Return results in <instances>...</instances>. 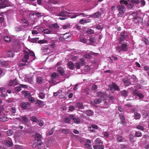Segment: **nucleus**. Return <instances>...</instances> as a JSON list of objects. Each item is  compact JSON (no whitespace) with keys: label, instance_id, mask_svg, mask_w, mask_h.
Returning a JSON list of instances; mask_svg holds the SVG:
<instances>
[{"label":"nucleus","instance_id":"774afa93","mask_svg":"<svg viewBox=\"0 0 149 149\" xmlns=\"http://www.w3.org/2000/svg\"><path fill=\"white\" fill-rule=\"evenodd\" d=\"M127 6L129 8H132L134 6V5L133 4L128 3Z\"/></svg>","mask_w":149,"mask_h":149},{"label":"nucleus","instance_id":"4be33fe9","mask_svg":"<svg viewBox=\"0 0 149 149\" xmlns=\"http://www.w3.org/2000/svg\"><path fill=\"white\" fill-rule=\"evenodd\" d=\"M79 63L81 66L84 65L85 64V61L83 58H81L80 59Z\"/></svg>","mask_w":149,"mask_h":149},{"label":"nucleus","instance_id":"a211bd4d","mask_svg":"<svg viewBox=\"0 0 149 149\" xmlns=\"http://www.w3.org/2000/svg\"><path fill=\"white\" fill-rule=\"evenodd\" d=\"M93 113L94 112L93 111L90 110H88L86 111L87 115L90 116H92L93 114Z\"/></svg>","mask_w":149,"mask_h":149},{"label":"nucleus","instance_id":"79ce46f5","mask_svg":"<svg viewBox=\"0 0 149 149\" xmlns=\"http://www.w3.org/2000/svg\"><path fill=\"white\" fill-rule=\"evenodd\" d=\"M37 81L38 83L39 84H41L42 83V78L41 77H38L37 79Z\"/></svg>","mask_w":149,"mask_h":149},{"label":"nucleus","instance_id":"72a5a7b5","mask_svg":"<svg viewBox=\"0 0 149 149\" xmlns=\"http://www.w3.org/2000/svg\"><path fill=\"white\" fill-rule=\"evenodd\" d=\"M104 93L101 92H99L97 93V96L98 97H101V98H104Z\"/></svg>","mask_w":149,"mask_h":149},{"label":"nucleus","instance_id":"39448f33","mask_svg":"<svg viewBox=\"0 0 149 149\" xmlns=\"http://www.w3.org/2000/svg\"><path fill=\"white\" fill-rule=\"evenodd\" d=\"M9 93V90L8 89L6 90V89H5L3 87H1L0 88V92L1 93V96L2 97H5L7 96L6 92Z\"/></svg>","mask_w":149,"mask_h":149},{"label":"nucleus","instance_id":"1a4fd4ad","mask_svg":"<svg viewBox=\"0 0 149 149\" xmlns=\"http://www.w3.org/2000/svg\"><path fill=\"white\" fill-rule=\"evenodd\" d=\"M31 103L29 102H23L21 103V105L22 108L24 109H26L28 106H30Z\"/></svg>","mask_w":149,"mask_h":149},{"label":"nucleus","instance_id":"4468645a","mask_svg":"<svg viewBox=\"0 0 149 149\" xmlns=\"http://www.w3.org/2000/svg\"><path fill=\"white\" fill-rule=\"evenodd\" d=\"M70 129L63 128L61 129V131L62 133L64 134H67L69 133Z\"/></svg>","mask_w":149,"mask_h":149},{"label":"nucleus","instance_id":"bf43d9fd","mask_svg":"<svg viewBox=\"0 0 149 149\" xmlns=\"http://www.w3.org/2000/svg\"><path fill=\"white\" fill-rule=\"evenodd\" d=\"M37 143L39 145H41L42 144V141L40 139H36Z\"/></svg>","mask_w":149,"mask_h":149},{"label":"nucleus","instance_id":"680f3d73","mask_svg":"<svg viewBox=\"0 0 149 149\" xmlns=\"http://www.w3.org/2000/svg\"><path fill=\"white\" fill-rule=\"evenodd\" d=\"M38 124L41 126H42L44 125V122L42 120H40L38 121Z\"/></svg>","mask_w":149,"mask_h":149},{"label":"nucleus","instance_id":"37998d69","mask_svg":"<svg viewBox=\"0 0 149 149\" xmlns=\"http://www.w3.org/2000/svg\"><path fill=\"white\" fill-rule=\"evenodd\" d=\"M29 101L31 102H33L35 101V98L30 96L28 98Z\"/></svg>","mask_w":149,"mask_h":149},{"label":"nucleus","instance_id":"bb28decb","mask_svg":"<svg viewBox=\"0 0 149 149\" xmlns=\"http://www.w3.org/2000/svg\"><path fill=\"white\" fill-rule=\"evenodd\" d=\"M2 2L1 3H0V8H4L6 7V4L4 3L3 2L5 0H0Z\"/></svg>","mask_w":149,"mask_h":149},{"label":"nucleus","instance_id":"e2e57ef3","mask_svg":"<svg viewBox=\"0 0 149 149\" xmlns=\"http://www.w3.org/2000/svg\"><path fill=\"white\" fill-rule=\"evenodd\" d=\"M120 3L121 4H125L127 6L128 4V2L127 1H124V0H121L120 1Z\"/></svg>","mask_w":149,"mask_h":149},{"label":"nucleus","instance_id":"0e129e2a","mask_svg":"<svg viewBox=\"0 0 149 149\" xmlns=\"http://www.w3.org/2000/svg\"><path fill=\"white\" fill-rule=\"evenodd\" d=\"M76 67L77 69H79L80 68L81 65L80 63H75Z\"/></svg>","mask_w":149,"mask_h":149},{"label":"nucleus","instance_id":"3c124183","mask_svg":"<svg viewBox=\"0 0 149 149\" xmlns=\"http://www.w3.org/2000/svg\"><path fill=\"white\" fill-rule=\"evenodd\" d=\"M94 15L95 16V17H99L100 16L101 14L100 12H98L95 13Z\"/></svg>","mask_w":149,"mask_h":149},{"label":"nucleus","instance_id":"052dcab7","mask_svg":"<svg viewBox=\"0 0 149 149\" xmlns=\"http://www.w3.org/2000/svg\"><path fill=\"white\" fill-rule=\"evenodd\" d=\"M64 121L65 123H69L70 120L68 117H67L65 118Z\"/></svg>","mask_w":149,"mask_h":149},{"label":"nucleus","instance_id":"49530a36","mask_svg":"<svg viewBox=\"0 0 149 149\" xmlns=\"http://www.w3.org/2000/svg\"><path fill=\"white\" fill-rule=\"evenodd\" d=\"M119 117L120 120H125V118L124 117L123 114L122 113L119 114Z\"/></svg>","mask_w":149,"mask_h":149},{"label":"nucleus","instance_id":"6e6552de","mask_svg":"<svg viewBox=\"0 0 149 149\" xmlns=\"http://www.w3.org/2000/svg\"><path fill=\"white\" fill-rule=\"evenodd\" d=\"M68 66L69 68L71 70H74L75 69V65L72 62L70 61L67 63Z\"/></svg>","mask_w":149,"mask_h":149},{"label":"nucleus","instance_id":"20e7f679","mask_svg":"<svg viewBox=\"0 0 149 149\" xmlns=\"http://www.w3.org/2000/svg\"><path fill=\"white\" fill-rule=\"evenodd\" d=\"M129 37V36L127 34L125 33V31H124L122 32L121 35L119 37V40L120 42L124 40L126 38H127Z\"/></svg>","mask_w":149,"mask_h":149},{"label":"nucleus","instance_id":"603ef678","mask_svg":"<svg viewBox=\"0 0 149 149\" xmlns=\"http://www.w3.org/2000/svg\"><path fill=\"white\" fill-rule=\"evenodd\" d=\"M39 39V38H33L31 39V42H37V41H38V40Z\"/></svg>","mask_w":149,"mask_h":149},{"label":"nucleus","instance_id":"ea45409f","mask_svg":"<svg viewBox=\"0 0 149 149\" xmlns=\"http://www.w3.org/2000/svg\"><path fill=\"white\" fill-rule=\"evenodd\" d=\"M15 30L17 32L20 31L22 30V27L20 26L15 27Z\"/></svg>","mask_w":149,"mask_h":149},{"label":"nucleus","instance_id":"f257e3e1","mask_svg":"<svg viewBox=\"0 0 149 149\" xmlns=\"http://www.w3.org/2000/svg\"><path fill=\"white\" fill-rule=\"evenodd\" d=\"M116 50L117 52L120 53L121 52H126L128 50L127 44L124 42L120 46H118L116 47Z\"/></svg>","mask_w":149,"mask_h":149},{"label":"nucleus","instance_id":"4d7b16f0","mask_svg":"<svg viewBox=\"0 0 149 149\" xmlns=\"http://www.w3.org/2000/svg\"><path fill=\"white\" fill-rule=\"evenodd\" d=\"M75 109V108L72 105H70L69 107V110L70 111H73Z\"/></svg>","mask_w":149,"mask_h":149},{"label":"nucleus","instance_id":"a19ab883","mask_svg":"<svg viewBox=\"0 0 149 149\" xmlns=\"http://www.w3.org/2000/svg\"><path fill=\"white\" fill-rule=\"evenodd\" d=\"M52 26L53 28L56 29H58L59 27L58 24L56 23L52 24Z\"/></svg>","mask_w":149,"mask_h":149},{"label":"nucleus","instance_id":"aec40b11","mask_svg":"<svg viewBox=\"0 0 149 149\" xmlns=\"http://www.w3.org/2000/svg\"><path fill=\"white\" fill-rule=\"evenodd\" d=\"M102 100L100 98H96L94 101V102L95 104H98L101 102Z\"/></svg>","mask_w":149,"mask_h":149},{"label":"nucleus","instance_id":"7c9ffc66","mask_svg":"<svg viewBox=\"0 0 149 149\" xmlns=\"http://www.w3.org/2000/svg\"><path fill=\"white\" fill-rule=\"evenodd\" d=\"M35 136V138H38V139H41L42 138V136L41 134L38 133H36L34 135Z\"/></svg>","mask_w":149,"mask_h":149},{"label":"nucleus","instance_id":"0eeeda50","mask_svg":"<svg viewBox=\"0 0 149 149\" xmlns=\"http://www.w3.org/2000/svg\"><path fill=\"white\" fill-rule=\"evenodd\" d=\"M57 71L60 75L62 76L64 75L65 71L63 67H58L57 69Z\"/></svg>","mask_w":149,"mask_h":149},{"label":"nucleus","instance_id":"69168bd1","mask_svg":"<svg viewBox=\"0 0 149 149\" xmlns=\"http://www.w3.org/2000/svg\"><path fill=\"white\" fill-rule=\"evenodd\" d=\"M84 57L86 58L89 59L91 57V56L89 54H86L84 55Z\"/></svg>","mask_w":149,"mask_h":149},{"label":"nucleus","instance_id":"7ed1b4c3","mask_svg":"<svg viewBox=\"0 0 149 149\" xmlns=\"http://www.w3.org/2000/svg\"><path fill=\"white\" fill-rule=\"evenodd\" d=\"M69 15V13L65 11H61L58 13V15L63 17H60L59 18V19L61 20H64L66 19L65 17Z\"/></svg>","mask_w":149,"mask_h":149},{"label":"nucleus","instance_id":"f8f14e48","mask_svg":"<svg viewBox=\"0 0 149 149\" xmlns=\"http://www.w3.org/2000/svg\"><path fill=\"white\" fill-rule=\"evenodd\" d=\"M127 1L129 2H131L137 5L140 3V1L139 0H127Z\"/></svg>","mask_w":149,"mask_h":149},{"label":"nucleus","instance_id":"b1692460","mask_svg":"<svg viewBox=\"0 0 149 149\" xmlns=\"http://www.w3.org/2000/svg\"><path fill=\"white\" fill-rule=\"evenodd\" d=\"M24 97L26 98H29L31 95V93L27 91H24Z\"/></svg>","mask_w":149,"mask_h":149},{"label":"nucleus","instance_id":"864d4df0","mask_svg":"<svg viewBox=\"0 0 149 149\" xmlns=\"http://www.w3.org/2000/svg\"><path fill=\"white\" fill-rule=\"evenodd\" d=\"M4 41L6 42H9V37L8 36H6L4 38Z\"/></svg>","mask_w":149,"mask_h":149},{"label":"nucleus","instance_id":"e433bc0d","mask_svg":"<svg viewBox=\"0 0 149 149\" xmlns=\"http://www.w3.org/2000/svg\"><path fill=\"white\" fill-rule=\"evenodd\" d=\"M38 43L39 44H44L47 43V41L46 40L43 39L42 40H40L38 41Z\"/></svg>","mask_w":149,"mask_h":149},{"label":"nucleus","instance_id":"f704fd0d","mask_svg":"<svg viewBox=\"0 0 149 149\" xmlns=\"http://www.w3.org/2000/svg\"><path fill=\"white\" fill-rule=\"evenodd\" d=\"M43 32L45 34H49L51 33L52 31L48 29H43L42 30Z\"/></svg>","mask_w":149,"mask_h":149},{"label":"nucleus","instance_id":"c85d7f7f","mask_svg":"<svg viewBox=\"0 0 149 149\" xmlns=\"http://www.w3.org/2000/svg\"><path fill=\"white\" fill-rule=\"evenodd\" d=\"M112 86L113 88L114 89L118 91L120 90L119 88L113 83H112Z\"/></svg>","mask_w":149,"mask_h":149},{"label":"nucleus","instance_id":"5701e85b","mask_svg":"<svg viewBox=\"0 0 149 149\" xmlns=\"http://www.w3.org/2000/svg\"><path fill=\"white\" fill-rule=\"evenodd\" d=\"M21 119L25 122L27 123L29 121V119L27 117L25 116H22L21 117Z\"/></svg>","mask_w":149,"mask_h":149},{"label":"nucleus","instance_id":"393cba45","mask_svg":"<svg viewBox=\"0 0 149 149\" xmlns=\"http://www.w3.org/2000/svg\"><path fill=\"white\" fill-rule=\"evenodd\" d=\"M89 40L91 43H93L95 41L96 39L94 36H92L90 38Z\"/></svg>","mask_w":149,"mask_h":149},{"label":"nucleus","instance_id":"6ab92c4d","mask_svg":"<svg viewBox=\"0 0 149 149\" xmlns=\"http://www.w3.org/2000/svg\"><path fill=\"white\" fill-rule=\"evenodd\" d=\"M127 91L125 90L122 91H121V95L124 97L127 96Z\"/></svg>","mask_w":149,"mask_h":149},{"label":"nucleus","instance_id":"473e14b6","mask_svg":"<svg viewBox=\"0 0 149 149\" xmlns=\"http://www.w3.org/2000/svg\"><path fill=\"white\" fill-rule=\"evenodd\" d=\"M31 120L34 122H37L38 121V118L35 116H32L31 118Z\"/></svg>","mask_w":149,"mask_h":149},{"label":"nucleus","instance_id":"c03bdc74","mask_svg":"<svg viewBox=\"0 0 149 149\" xmlns=\"http://www.w3.org/2000/svg\"><path fill=\"white\" fill-rule=\"evenodd\" d=\"M98 127L96 125L94 124L92 125L91 127H89V128L90 129H97Z\"/></svg>","mask_w":149,"mask_h":149},{"label":"nucleus","instance_id":"09e8293b","mask_svg":"<svg viewBox=\"0 0 149 149\" xmlns=\"http://www.w3.org/2000/svg\"><path fill=\"white\" fill-rule=\"evenodd\" d=\"M80 40L81 42L84 43H86L87 41V39L85 38H80Z\"/></svg>","mask_w":149,"mask_h":149},{"label":"nucleus","instance_id":"9b49d317","mask_svg":"<svg viewBox=\"0 0 149 149\" xmlns=\"http://www.w3.org/2000/svg\"><path fill=\"white\" fill-rule=\"evenodd\" d=\"M36 104H38L41 107H42L44 105L43 102L39 100H36Z\"/></svg>","mask_w":149,"mask_h":149},{"label":"nucleus","instance_id":"ddd939ff","mask_svg":"<svg viewBox=\"0 0 149 149\" xmlns=\"http://www.w3.org/2000/svg\"><path fill=\"white\" fill-rule=\"evenodd\" d=\"M77 107L79 109H84V107L82 103L80 102H78L77 103Z\"/></svg>","mask_w":149,"mask_h":149},{"label":"nucleus","instance_id":"c756f323","mask_svg":"<svg viewBox=\"0 0 149 149\" xmlns=\"http://www.w3.org/2000/svg\"><path fill=\"white\" fill-rule=\"evenodd\" d=\"M22 24L24 25V26H27L29 25L28 21L25 19H22Z\"/></svg>","mask_w":149,"mask_h":149},{"label":"nucleus","instance_id":"6e6d98bb","mask_svg":"<svg viewBox=\"0 0 149 149\" xmlns=\"http://www.w3.org/2000/svg\"><path fill=\"white\" fill-rule=\"evenodd\" d=\"M136 128L139 129L143 131L144 130V128L142 126L140 125H138L136 126Z\"/></svg>","mask_w":149,"mask_h":149},{"label":"nucleus","instance_id":"a878e982","mask_svg":"<svg viewBox=\"0 0 149 149\" xmlns=\"http://www.w3.org/2000/svg\"><path fill=\"white\" fill-rule=\"evenodd\" d=\"M73 121L76 124H79L81 122V120L79 118H75Z\"/></svg>","mask_w":149,"mask_h":149},{"label":"nucleus","instance_id":"2f4dec72","mask_svg":"<svg viewBox=\"0 0 149 149\" xmlns=\"http://www.w3.org/2000/svg\"><path fill=\"white\" fill-rule=\"evenodd\" d=\"M117 140L118 141L121 142L124 141V139L122 136H118L117 138Z\"/></svg>","mask_w":149,"mask_h":149},{"label":"nucleus","instance_id":"f3484780","mask_svg":"<svg viewBox=\"0 0 149 149\" xmlns=\"http://www.w3.org/2000/svg\"><path fill=\"white\" fill-rule=\"evenodd\" d=\"M123 82L125 86H128L131 84V82L128 80H126L125 79H123Z\"/></svg>","mask_w":149,"mask_h":149},{"label":"nucleus","instance_id":"de8ad7c7","mask_svg":"<svg viewBox=\"0 0 149 149\" xmlns=\"http://www.w3.org/2000/svg\"><path fill=\"white\" fill-rule=\"evenodd\" d=\"M87 33L90 34H92L94 33V31L91 29H88L87 31Z\"/></svg>","mask_w":149,"mask_h":149},{"label":"nucleus","instance_id":"2eb2a0df","mask_svg":"<svg viewBox=\"0 0 149 149\" xmlns=\"http://www.w3.org/2000/svg\"><path fill=\"white\" fill-rule=\"evenodd\" d=\"M71 34L69 33H66L64 34L63 36V40L65 39L68 38L69 37H71Z\"/></svg>","mask_w":149,"mask_h":149},{"label":"nucleus","instance_id":"423d86ee","mask_svg":"<svg viewBox=\"0 0 149 149\" xmlns=\"http://www.w3.org/2000/svg\"><path fill=\"white\" fill-rule=\"evenodd\" d=\"M24 55L23 58L22 59V61L23 62L26 63L28 62V60L29 58V54L28 52L25 50L24 51Z\"/></svg>","mask_w":149,"mask_h":149},{"label":"nucleus","instance_id":"a18cd8bd","mask_svg":"<svg viewBox=\"0 0 149 149\" xmlns=\"http://www.w3.org/2000/svg\"><path fill=\"white\" fill-rule=\"evenodd\" d=\"M55 46L56 45L55 42L54 41L52 42L50 44V46L51 48L52 49L54 48L55 47Z\"/></svg>","mask_w":149,"mask_h":149},{"label":"nucleus","instance_id":"4c0bfd02","mask_svg":"<svg viewBox=\"0 0 149 149\" xmlns=\"http://www.w3.org/2000/svg\"><path fill=\"white\" fill-rule=\"evenodd\" d=\"M95 143L96 144L98 145H100V143H101V141L99 138H97L95 140Z\"/></svg>","mask_w":149,"mask_h":149},{"label":"nucleus","instance_id":"dca6fc26","mask_svg":"<svg viewBox=\"0 0 149 149\" xmlns=\"http://www.w3.org/2000/svg\"><path fill=\"white\" fill-rule=\"evenodd\" d=\"M0 63L1 65L3 66L7 67L8 66V63L7 61H1L0 60Z\"/></svg>","mask_w":149,"mask_h":149},{"label":"nucleus","instance_id":"f03ea898","mask_svg":"<svg viewBox=\"0 0 149 149\" xmlns=\"http://www.w3.org/2000/svg\"><path fill=\"white\" fill-rule=\"evenodd\" d=\"M119 12L117 15L118 17H121L123 15L125 10V6L122 5H118L117 6Z\"/></svg>","mask_w":149,"mask_h":149},{"label":"nucleus","instance_id":"338daca9","mask_svg":"<svg viewBox=\"0 0 149 149\" xmlns=\"http://www.w3.org/2000/svg\"><path fill=\"white\" fill-rule=\"evenodd\" d=\"M62 91L61 90H59L56 92H54V95L55 96H56L59 94L61 93Z\"/></svg>","mask_w":149,"mask_h":149},{"label":"nucleus","instance_id":"13d9d810","mask_svg":"<svg viewBox=\"0 0 149 149\" xmlns=\"http://www.w3.org/2000/svg\"><path fill=\"white\" fill-rule=\"evenodd\" d=\"M137 96L139 97V98L140 99L143 98L144 97V96L143 94L142 93H139Z\"/></svg>","mask_w":149,"mask_h":149},{"label":"nucleus","instance_id":"cd10ccee","mask_svg":"<svg viewBox=\"0 0 149 149\" xmlns=\"http://www.w3.org/2000/svg\"><path fill=\"white\" fill-rule=\"evenodd\" d=\"M51 78L53 79H55L56 77H58V75L55 72L53 73L51 76Z\"/></svg>","mask_w":149,"mask_h":149},{"label":"nucleus","instance_id":"c9c22d12","mask_svg":"<svg viewBox=\"0 0 149 149\" xmlns=\"http://www.w3.org/2000/svg\"><path fill=\"white\" fill-rule=\"evenodd\" d=\"M139 93V92L138 90L135 89L132 92V94L134 95L137 96Z\"/></svg>","mask_w":149,"mask_h":149},{"label":"nucleus","instance_id":"9d476101","mask_svg":"<svg viewBox=\"0 0 149 149\" xmlns=\"http://www.w3.org/2000/svg\"><path fill=\"white\" fill-rule=\"evenodd\" d=\"M134 116L136 120L139 119L141 118V115L139 113L135 112L134 113Z\"/></svg>","mask_w":149,"mask_h":149},{"label":"nucleus","instance_id":"58836bf2","mask_svg":"<svg viewBox=\"0 0 149 149\" xmlns=\"http://www.w3.org/2000/svg\"><path fill=\"white\" fill-rule=\"evenodd\" d=\"M45 97V95L44 93H39V97L41 99H44Z\"/></svg>","mask_w":149,"mask_h":149},{"label":"nucleus","instance_id":"5fc2aeb1","mask_svg":"<svg viewBox=\"0 0 149 149\" xmlns=\"http://www.w3.org/2000/svg\"><path fill=\"white\" fill-rule=\"evenodd\" d=\"M21 86H18L15 87L14 88L15 91L17 92H19L21 90Z\"/></svg>","mask_w":149,"mask_h":149},{"label":"nucleus","instance_id":"8fccbe9b","mask_svg":"<svg viewBox=\"0 0 149 149\" xmlns=\"http://www.w3.org/2000/svg\"><path fill=\"white\" fill-rule=\"evenodd\" d=\"M8 120V118L5 117H3L2 118H0V120L3 121V122H6Z\"/></svg>","mask_w":149,"mask_h":149},{"label":"nucleus","instance_id":"412c9836","mask_svg":"<svg viewBox=\"0 0 149 149\" xmlns=\"http://www.w3.org/2000/svg\"><path fill=\"white\" fill-rule=\"evenodd\" d=\"M142 135V133L141 132L137 131H136L135 134L134 136L135 137H140Z\"/></svg>","mask_w":149,"mask_h":149}]
</instances>
